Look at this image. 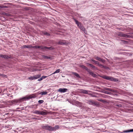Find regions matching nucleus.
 <instances>
[{
	"label": "nucleus",
	"mask_w": 133,
	"mask_h": 133,
	"mask_svg": "<svg viewBox=\"0 0 133 133\" xmlns=\"http://www.w3.org/2000/svg\"><path fill=\"white\" fill-rule=\"evenodd\" d=\"M102 77L104 79L111 81H113L116 82L117 81V79L116 78H114L112 77H109L107 76H104Z\"/></svg>",
	"instance_id": "1"
},
{
	"label": "nucleus",
	"mask_w": 133,
	"mask_h": 133,
	"mask_svg": "<svg viewBox=\"0 0 133 133\" xmlns=\"http://www.w3.org/2000/svg\"><path fill=\"white\" fill-rule=\"evenodd\" d=\"M118 36L124 37L125 38H129L130 36L127 34H125L123 33L122 32H119L118 34Z\"/></svg>",
	"instance_id": "2"
},
{
	"label": "nucleus",
	"mask_w": 133,
	"mask_h": 133,
	"mask_svg": "<svg viewBox=\"0 0 133 133\" xmlns=\"http://www.w3.org/2000/svg\"><path fill=\"white\" fill-rule=\"evenodd\" d=\"M41 76L40 75H35L33 76H31L29 77L28 78L29 79L31 80H33V79H35L39 78Z\"/></svg>",
	"instance_id": "3"
},
{
	"label": "nucleus",
	"mask_w": 133,
	"mask_h": 133,
	"mask_svg": "<svg viewBox=\"0 0 133 133\" xmlns=\"http://www.w3.org/2000/svg\"><path fill=\"white\" fill-rule=\"evenodd\" d=\"M11 57V56L10 55L0 54V57L6 59H9Z\"/></svg>",
	"instance_id": "4"
},
{
	"label": "nucleus",
	"mask_w": 133,
	"mask_h": 133,
	"mask_svg": "<svg viewBox=\"0 0 133 133\" xmlns=\"http://www.w3.org/2000/svg\"><path fill=\"white\" fill-rule=\"evenodd\" d=\"M88 103L89 104H94L96 105H98V103L95 102L94 101L91 100L90 99L88 100Z\"/></svg>",
	"instance_id": "5"
},
{
	"label": "nucleus",
	"mask_w": 133,
	"mask_h": 133,
	"mask_svg": "<svg viewBox=\"0 0 133 133\" xmlns=\"http://www.w3.org/2000/svg\"><path fill=\"white\" fill-rule=\"evenodd\" d=\"M65 41L62 40L59 41L58 42H57V44H58L63 45H67L68 44L66 42H64Z\"/></svg>",
	"instance_id": "6"
},
{
	"label": "nucleus",
	"mask_w": 133,
	"mask_h": 133,
	"mask_svg": "<svg viewBox=\"0 0 133 133\" xmlns=\"http://www.w3.org/2000/svg\"><path fill=\"white\" fill-rule=\"evenodd\" d=\"M54 48L52 47H48L46 46H42V50H46V49H48L51 50H53Z\"/></svg>",
	"instance_id": "7"
},
{
	"label": "nucleus",
	"mask_w": 133,
	"mask_h": 133,
	"mask_svg": "<svg viewBox=\"0 0 133 133\" xmlns=\"http://www.w3.org/2000/svg\"><path fill=\"white\" fill-rule=\"evenodd\" d=\"M88 92H91L90 91H88L82 89L81 90V92L82 93L87 94L89 95H91V94L89 93Z\"/></svg>",
	"instance_id": "8"
},
{
	"label": "nucleus",
	"mask_w": 133,
	"mask_h": 133,
	"mask_svg": "<svg viewBox=\"0 0 133 133\" xmlns=\"http://www.w3.org/2000/svg\"><path fill=\"white\" fill-rule=\"evenodd\" d=\"M74 20L75 21L76 23V24L80 28L81 27L82 25L81 23L80 22H78V21H77L75 19H74Z\"/></svg>",
	"instance_id": "9"
},
{
	"label": "nucleus",
	"mask_w": 133,
	"mask_h": 133,
	"mask_svg": "<svg viewBox=\"0 0 133 133\" xmlns=\"http://www.w3.org/2000/svg\"><path fill=\"white\" fill-rule=\"evenodd\" d=\"M68 90V89L66 88H60L58 90V91L61 92H65Z\"/></svg>",
	"instance_id": "10"
},
{
	"label": "nucleus",
	"mask_w": 133,
	"mask_h": 133,
	"mask_svg": "<svg viewBox=\"0 0 133 133\" xmlns=\"http://www.w3.org/2000/svg\"><path fill=\"white\" fill-rule=\"evenodd\" d=\"M104 90H108L114 92H117V91L115 89H112L110 88H104Z\"/></svg>",
	"instance_id": "11"
},
{
	"label": "nucleus",
	"mask_w": 133,
	"mask_h": 133,
	"mask_svg": "<svg viewBox=\"0 0 133 133\" xmlns=\"http://www.w3.org/2000/svg\"><path fill=\"white\" fill-rule=\"evenodd\" d=\"M89 74L91 75L92 77H96L97 76V75L95 74L94 73L92 72L90 70L88 71V72Z\"/></svg>",
	"instance_id": "12"
},
{
	"label": "nucleus",
	"mask_w": 133,
	"mask_h": 133,
	"mask_svg": "<svg viewBox=\"0 0 133 133\" xmlns=\"http://www.w3.org/2000/svg\"><path fill=\"white\" fill-rule=\"evenodd\" d=\"M95 59L97 60L102 62L103 63H104L105 62V60L102 59L98 57H96Z\"/></svg>",
	"instance_id": "13"
},
{
	"label": "nucleus",
	"mask_w": 133,
	"mask_h": 133,
	"mask_svg": "<svg viewBox=\"0 0 133 133\" xmlns=\"http://www.w3.org/2000/svg\"><path fill=\"white\" fill-rule=\"evenodd\" d=\"M80 67L84 69H85L87 71V72H88L89 70L88 68H87V67L84 65H80Z\"/></svg>",
	"instance_id": "14"
},
{
	"label": "nucleus",
	"mask_w": 133,
	"mask_h": 133,
	"mask_svg": "<svg viewBox=\"0 0 133 133\" xmlns=\"http://www.w3.org/2000/svg\"><path fill=\"white\" fill-rule=\"evenodd\" d=\"M25 98L23 97L22 98H20L18 99H17V103L22 102L24 100H25Z\"/></svg>",
	"instance_id": "15"
},
{
	"label": "nucleus",
	"mask_w": 133,
	"mask_h": 133,
	"mask_svg": "<svg viewBox=\"0 0 133 133\" xmlns=\"http://www.w3.org/2000/svg\"><path fill=\"white\" fill-rule=\"evenodd\" d=\"M42 45L41 46H37L36 45L35 46H33L31 45V48H33L38 49L41 48L42 50Z\"/></svg>",
	"instance_id": "16"
},
{
	"label": "nucleus",
	"mask_w": 133,
	"mask_h": 133,
	"mask_svg": "<svg viewBox=\"0 0 133 133\" xmlns=\"http://www.w3.org/2000/svg\"><path fill=\"white\" fill-rule=\"evenodd\" d=\"M60 128L58 125H56L54 127H52L53 131H56V130L59 129Z\"/></svg>",
	"instance_id": "17"
},
{
	"label": "nucleus",
	"mask_w": 133,
	"mask_h": 133,
	"mask_svg": "<svg viewBox=\"0 0 133 133\" xmlns=\"http://www.w3.org/2000/svg\"><path fill=\"white\" fill-rule=\"evenodd\" d=\"M35 97V96H29L27 97H24V98H25V100L32 98H34Z\"/></svg>",
	"instance_id": "18"
},
{
	"label": "nucleus",
	"mask_w": 133,
	"mask_h": 133,
	"mask_svg": "<svg viewBox=\"0 0 133 133\" xmlns=\"http://www.w3.org/2000/svg\"><path fill=\"white\" fill-rule=\"evenodd\" d=\"M23 48H27L28 49H31V45H23L22 46Z\"/></svg>",
	"instance_id": "19"
},
{
	"label": "nucleus",
	"mask_w": 133,
	"mask_h": 133,
	"mask_svg": "<svg viewBox=\"0 0 133 133\" xmlns=\"http://www.w3.org/2000/svg\"><path fill=\"white\" fill-rule=\"evenodd\" d=\"M52 127L49 126V125L48 126L47 130L49 131H53Z\"/></svg>",
	"instance_id": "20"
},
{
	"label": "nucleus",
	"mask_w": 133,
	"mask_h": 133,
	"mask_svg": "<svg viewBox=\"0 0 133 133\" xmlns=\"http://www.w3.org/2000/svg\"><path fill=\"white\" fill-rule=\"evenodd\" d=\"M48 125L46 124L45 125H43L42 126V128L43 129L47 130Z\"/></svg>",
	"instance_id": "21"
},
{
	"label": "nucleus",
	"mask_w": 133,
	"mask_h": 133,
	"mask_svg": "<svg viewBox=\"0 0 133 133\" xmlns=\"http://www.w3.org/2000/svg\"><path fill=\"white\" fill-rule=\"evenodd\" d=\"M89 65L91 67V68H92L94 69L98 70V68L97 67L95 66H94L91 64H89Z\"/></svg>",
	"instance_id": "22"
},
{
	"label": "nucleus",
	"mask_w": 133,
	"mask_h": 133,
	"mask_svg": "<svg viewBox=\"0 0 133 133\" xmlns=\"http://www.w3.org/2000/svg\"><path fill=\"white\" fill-rule=\"evenodd\" d=\"M40 112L38 110H35L33 111V113L34 114H36L38 115H40Z\"/></svg>",
	"instance_id": "23"
},
{
	"label": "nucleus",
	"mask_w": 133,
	"mask_h": 133,
	"mask_svg": "<svg viewBox=\"0 0 133 133\" xmlns=\"http://www.w3.org/2000/svg\"><path fill=\"white\" fill-rule=\"evenodd\" d=\"M103 93H104L105 94H107L110 95L111 94V92H109L108 91L103 90V91L102 92Z\"/></svg>",
	"instance_id": "24"
},
{
	"label": "nucleus",
	"mask_w": 133,
	"mask_h": 133,
	"mask_svg": "<svg viewBox=\"0 0 133 133\" xmlns=\"http://www.w3.org/2000/svg\"><path fill=\"white\" fill-rule=\"evenodd\" d=\"M48 93L46 91H43L40 92L39 94H41V95H44Z\"/></svg>",
	"instance_id": "25"
},
{
	"label": "nucleus",
	"mask_w": 133,
	"mask_h": 133,
	"mask_svg": "<svg viewBox=\"0 0 133 133\" xmlns=\"http://www.w3.org/2000/svg\"><path fill=\"white\" fill-rule=\"evenodd\" d=\"M132 132V129L123 131V132Z\"/></svg>",
	"instance_id": "26"
},
{
	"label": "nucleus",
	"mask_w": 133,
	"mask_h": 133,
	"mask_svg": "<svg viewBox=\"0 0 133 133\" xmlns=\"http://www.w3.org/2000/svg\"><path fill=\"white\" fill-rule=\"evenodd\" d=\"M73 74L78 78H80V77L79 75L76 72H73Z\"/></svg>",
	"instance_id": "27"
},
{
	"label": "nucleus",
	"mask_w": 133,
	"mask_h": 133,
	"mask_svg": "<svg viewBox=\"0 0 133 133\" xmlns=\"http://www.w3.org/2000/svg\"><path fill=\"white\" fill-rule=\"evenodd\" d=\"M43 57L45 59H51V57H50L48 56H43Z\"/></svg>",
	"instance_id": "28"
},
{
	"label": "nucleus",
	"mask_w": 133,
	"mask_h": 133,
	"mask_svg": "<svg viewBox=\"0 0 133 133\" xmlns=\"http://www.w3.org/2000/svg\"><path fill=\"white\" fill-rule=\"evenodd\" d=\"M98 65L102 68H106V67L102 64H99Z\"/></svg>",
	"instance_id": "29"
},
{
	"label": "nucleus",
	"mask_w": 133,
	"mask_h": 133,
	"mask_svg": "<svg viewBox=\"0 0 133 133\" xmlns=\"http://www.w3.org/2000/svg\"><path fill=\"white\" fill-rule=\"evenodd\" d=\"M46 114H47V113L46 112H44L43 111L40 112V115H46Z\"/></svg>",
	"instance_id": "30"
},
{
	"label": "nucleus",
	"mask_w": 133,
	"mask_h": 133,
	"mask_svg": "<svg viewBox=\"0 0 133 133\" xmlns=\"http://www.w3.org/2000/svg\"><path fill=\"white\" fill-rule=\"evenodd\" d=\"M60 69H58L56 70L52 74L50 75H51L54 74L55 73H58L59 72H60Z\"/></svg>",
	"instance_id": "31"
},
{
	"label": "nucleus",
	"mask_w": 133,
	"mask_h": 133,
	"mask_svg": "<svg viewBox=\"0 0 133 133\" xmlns=\"http://www.w3.org/2000/svg\"><path fill=\"white\" fill-rule=\"evenodd\" d=\"M93 62H94L95 64H97L98 65L99 64V62L97 61H96L94 60L93 59H92L91 60Z\"/></svg>",
	"instance_id": "32"
},
{
	"label": "nucleus",
	"mask_w": 133,
	"mask_h": 133,
	"mask_svg": "<svg viewBox=\"0 0 133 133\" xmlns=\"http://www.w3.org/2000/svg\"><path fill=\"white\" fill-rule=\"evenodd\" d=\"M125 53L126 54H125V55L130 56H132V53Z\"/></svg>",
	"instance_id": "33"
},
{
	"label": "nucleus",
	"mask_w": 133,
	"mask_h": 133,
	"mask_svg": "<svg viewBox=\"0 0 133 133\" xmlns=\"http://www.w3.org/2000/svg\"><path fill=\"white\" fill-rule=\"evenodd\" d=\"M121 41L124 44H128V41H126L124 40H121Z\"/></svg>",
	"instance_id": "34"
},
{
	"label": "nucleus",
	"mask_w": 133,
	"mask_h": 133,
	"mask_svg": "<svg viewBox=\"0 0 133 133\" xmlns=\"http://www.w3.org/2000/svg\"><path fill=\"white\" fill-rule=\"evenodd\" d=\"M3 15L8 16H10V14L8 13L4 12L3 13Z\"/></svg>",
	"instance_id": "35"
},
{
	"label": "nucleus",
	"mask_w": 133,
	"mask_h": 133,
	"mask_svg": "<svg viewBox=\"0 0 133 133\" xmlns=\"http://www.w3.org/2000/svg\"><path fill=\"white\" fill-rule=\"evenodd\" d=\"M7 6H6L1 5L0 6V8L1 9H4L7 8Z\"/></svg>",
	"instance_id": "36"
},
{
	"label": "nucleus",
	"mask_w": 133,
	"mask_h": 133,
	"mask_svg": "<svg viewBox=\"0 0 133 133\" xmlns=\"http://www.w3.org/2000/svg\"><path fill=\"white\" fill-rule=\"evenodd\" d=\"M99 101L102 102L103 103H105L106 102V101L105 100H103L102 99H99L98 100Z\"/></svg>",
	"instance_id": "37"
},
{
	"label": "nucleus",
	"mask_w": 133,
	"mask_h": 133,
	"mask_svg": "<svg viewBox=\"0 0 133 133\" xmlns=\"http://www.w3.org/2000/svg\"><path fill=\"white\" fill-rule=\"evenodd\" d=\"M80 29L83 31H84L85 29V28L83 25L81 27Z\"/></svg>",
	"instance_id": "38"
},
{
	"label": "nucleus",
	"mask_w": 133,
	"mask_h": 133,
	"mask_svg": "<svg viewBox=\"0 0 133 133\" xmlns=\"http://www.w3.org/2000/svg\"><path fill=\"white\" fill-rule=\"evenodd\" d=\"M11 102L12 103H17V99L12 100L11 101Z\"/></svg>",
	"instance_id": "39"
},
{
	"label": "nucleus",
	"mask_w": 133,
	"mask_h": 133,
	"mask_svg": "<svg viewBox=\"0 0 133 133\" xmlns=\"http://www.w3.org/2000/svg\"><path fill=\"white\" fill-rule=\"evenodd\" d=\"M0 76L3 77H7L6 75L4 74H0Z\"/></svg>",
	"instance_id": "40"
},
{
	"label": "nucleus",
	"mask_w": 133,
	"mask_h": 133,
	"mask_svg": "<svg viewBox=\"0 0 133 133\" xmlns=\"http://www.w3.org/2000/svg\"><path fill=\"white\" fill-rule=\"evenodd\" d=\"M115 106L119 107H121L122 106L121 104H116L115 105Z\"/></svg>",
	"instance_id": "41"
},
{
	"label": "nucleus",
	"mask_w": 133,
	"mask_h": 133,
	"mask_svg": "<svg viewBox=\"0 0 133 133\" xmlns=\"http://www.w3.org/2000/svg\"><path fill=\"white\" fill-rule=\"evenodd\" d=\"M44 102V101L43 100H40L38 101V102L42 104Z\"/></svg>",
	"instance_id": "42"
},
{
	"label": "nucleus",
	"mask_w": 133,
	"mask_h": 133,
	"mask_svg": "<svg viewBox=\"0 0 133 133\" xmlns=\"http://www.w3.org/2000/svg\"><path fill=\"white\" fill-rule=\"evenodd\" d=\"M44 34L45 35H47V36H49L50 35L47 32H46L45 33H44Z\"/></svg>",
	"instance_id": "43"
},
{
	"label": "nucleus",
	"mask_w": 133,
	"mask_h": 133,
	"mask_svg": "<svg viewBox=\"0 0 133 133\" xmlns=\"http://www.w3.org/2000/svg\"><path fill=\"white\" fill-rule=\"evenodd\" d=\"M43 77H41V78H40L39 79H38V81H40L41 80H42L43 79H42V78H43Z\"/></svg>",
	"instance_id": "44"
},
{
	"label": "nucleus",
	"mask_w": 133,
	"mask_h": 133,
	"mask_svg": "<svg viewBox=\"0 0 133 133\" xmlns=\"http://www.w3.org/2000/svg\"><path fill=\"white\" fill-rule=\"evenodd\" d=\"M91 95L92 97H96V95H93L91 94V95Z\"/></svg>",
	"instance_id": "45"
},
{
	"label": "nucleus",
	"mask_w": 133,
	"mask_h": 133,
	"mask_svg": "<svg viewBox=\"0 0 133 133\" xmlns=\"http://www.w3.org/2000/svg\"><path fill=\"white\" fill-rule=\"evenodd\" d=\"M47 76H43L42 77H43L42 78V79H43L44 78L46 77Z\"/></svg>",
	"instance_id": "46"
},
{
	"label": "nucleus",
	"mask_w": 133,
	"mask_h": 133,
	"mask_svg": "<svg viewBox=\"0 0 133 133\" xmlns=\"http://www.w3.org/2000/svg\"><path fill=\"white\" fill-rule=\"evenodd\" d=\"M84 31V33L85 34H87V31H86V30H85H85L84 31Z\"/></svg>",
	"instance_id": "47"
},
{
	"label": "nucleus",
	"mask_w": 133,
	"mask_h": 133,
	"mask_svg": "<svg viewBox=\"0 0 133 133\" xmlns=\"http://www.w3.org/2000/svg\"><path fill=\"white\" fill-rule=\"evenodd\" d=\"M86 64H87L88 65H89V64H89L88 63H86Z\"/></svg>",
	"instance_id": "48"
},
{
	"label": "nucleus",
	"mask_w": 133,
	"mask_h": 133,
	"mask_svg": "<svg viewBox=\"0 0 133 133\" xmlns=\"http://www.w3.org/2000/svg\"><path fill=\"white\" fill-rule=\"evenodd\" d=\"M120 51H126V50H123V49H120Z\"/></svg>",
	"instance_id": "49"
},
{
	"label": "nucleus",
	"mask_w": 133,
	"mask_h": 133,
	"mask_svg": "<svg viewBox=\"0 0 133 133\" xmlns=\"http://www.w3.org/2000/svg\"><path fill=\"white\" fill-rule=\"evenodd\" d=\"M2 89H1L0 88V93H1V92H2Z\"/></svg>",
	"instance_id": "50"
},
{
	"label": "nucleus",
	"mask_w": 133,
	"mask_h": 133,
	"mask_svg": "<svg viewBox=\"0 0 133 133\" xmlns=\"http://www.w3.org/2000/svg\"><path fill=\"white\" fill-rule=\"evenodd\" d=\"M15 133H17V131H16L15 130Z\"/></svg>",
	"instance_id": "51"
},
{
	"label": "nucleus",
	"mask_w": 133,
	"mask_h": 133,
	"mask_svg": "<svg viewBox=\"0 0 133 133\" xmlns=\"http://www.w3.org/2000/svg\"><path fill=\"white\" fill-rule=\"evenodd\" d=\"M79 103V102H77V103H77V104H78Z\"/></svg>",
	"instance_id": "52"
},
{
	"label": "nucleus",
	"mask_w": 133,
	"mask_h": 133,
	"mask_svg": "<svg viewBox=\"0 0 133 133\" xmlns=\"http://www.w3.org/2000/svg\"><path fill=\"white\" fill-rule=\"evenodd\" d=\"M12 96H10V97H12Z\"/></svg>",
	"instance_id": "53"
},
{
	"label": "nucleus",
	"mask_w": 133,
	"mask_h": 133,
	"mask_svg": "<svg viewBox=\"0 0 133 133\" xmlns=\"http://www.w3.org/2000/svg\"><path fill=\"white\" fill-rule=\"evenodd\" d=\"M132 132H133V129H132Z\"/></svg>",
	"instance_id": "54"
}]
</instances>
